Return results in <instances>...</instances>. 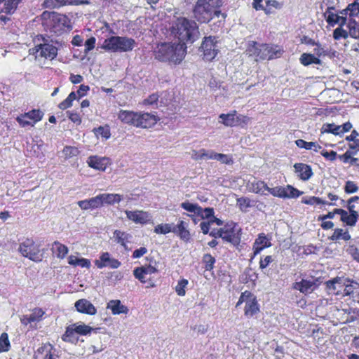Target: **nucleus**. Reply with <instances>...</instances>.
Masks as SVG:
<instances>
[{"label": "nucleus", "mask_w": 359, "mask_h": 359, "mask_svg": "<svg viewBox=\"0 0 359 359\" xmlns=\"http://www.w3.org/2000/svg\"><path fill=\"white\" fill-rule=\"evenodd\" d=\"M170 32L175 38L178 39L180 43L184 44L193 43L200 35L197 24L184 17L177 18L172 21Z\"/></svg>", "instance_id": "obj_2"}, {"label": "nucleus", "mask_w": 359, "mask_h": 359, "mask_svg": "<svg viewBox=\"0 0 359 359\" xmlns=\"http://www.w3.org/2000/svg\"><path fill=\"white\" fill-rule=\"evenodd\" d=\"M147 252V249L144 247H141L139 249L134 250L133 257L135 259L140 258Z\"/></svg>", "instance_id": "obj_63"}, {"label": "nucleus", "mask_w": 359, "mask_h": 359, "mask_svg": "<svg viewBox=\"0 0 359 359\" xmlns=\"http://www.w3.org/2000/svg\"><path fill=\"white\" fill-rule=\"evenodd\" d=\"M4 5L1 13L11 15L15 13L21 0H4Z\"/></svg>", "instance_id": "obj_29"}, {"label": "nucleus", "mask_w": 359, "mask_h": 359, "mask_svg": "<svg viewBox=\"0 0 359 359\" xmlns=\"http://www.w3.org/2000/svg\"><path fill=\"white\" fill-rule=\"evenodd\" d=\"M72 4V2H69L68 0H45L43 6L47 8H56L67 4Z\"/></svg>", "instance_id": "obj_38"}, {"label": "nucleus", "mask_w": 359, "mask_h": 359, "mask_svg": "<svg viewBox=\"0 0 359 359\" xmlns=\"http://www.w3.org/2000/svg\"><path fill=\"white\" fill-rule=\"evenodd\" d=\"M107 309H110L114 315L126 314L128 312L127 306L122 304L121 301L118 299L110 300L107 303Z\"/></svg>", "instance_id": "obj_24"}, {"label": "nucleus", "mask_w": 359, "mask_h": 359, "mask_svg": "<svg viewBox=\"0 0 359 359\" xmlns=\"http://www.w3.org/2000/svg\"><path fill=\"white\" fill-rule=\"evenodd\" d=\"M214 215V210L212 208H205V209H203L201 208V210L200 211V213H198V216L201 217L202 219H209L212 218Z\"/></svg>", "instance_id": "obj_54"}, {"label": "nucleus", "mask_w": 359, "mask_h": 359, "mask_svg": "<svg viewBox=\"0 0 359 359\" xmlns=\"http://www.w3.org/2000/svg\"><path fill=\"white\" fill-rule=\"evenodd\" d=\"M114 238L116 243L124 245V240L126 238V233L121 231L119 230H116L114 232Z\"/></svg>", "instance_id": "obj_57"}, {"label": "nucleus", "mask_w": 359, "mask_h": 359, "mask_svg": "<svg viewBox=\"0 0 359 359\" xmlns=\"http://www.w3.org/2000/svg\"><path fill=\"white\" fill-rule=\"evenodd\" d=\"M301 63L304 66L311 64L320 65L321 61L313 54L303 53L300 57Z\"/></svg>", "instance_id": "obj_36"}, {"label": "nucleus", "mask_w": 359, "mask_h": 359, "mask_svg": "<svg viewBox=\"0 0 359 359\" xmlns=\"http://www.w3.org/2000/svg\"><path fill=\"white\" fill-rule=\"evenodd\" d=\"M18 250L22 256L34 262H40L42 259L40 249L32 240L26 239L20 243Z\"/></svg>", "instance_id": "obj_11"}, {"label": "nucleus", "mask_w": 359, "mask_h": 359, "mask_svg": "<svg viewBox=\"0 0 359 359\" xmlns=\"http://www.w3.org/2000/svg\"><path fill=\"white\" fill-rule=\"evenodd\" d=\"M94 133L96 136H101L104 139H108L110 137L109 130L107 128L100 126L97 128L94 129Z\"/></svg>", "instance_id": "obj_52"}, {"label": "nucleus", "mask_w": 359, "mask_h": 359, "mask_svg": "<svg viewBox=\"0 0 359 359\" xmlns=\"http://www.w3.org/2000/svg\"><path fill=\"white\" fill-rule=\"evenodd\" d=\"M137 112L121 110L118 114V118L123 123L135 126Z\"/></svg>", "instance_id": "obj_25"}, {"label": "nucleus", "mask_w": 359, "mask_h": 359, "mask_svg": "<svg viewBox=\"0 0 359 359\" xmlns=\"http://www.w3.org/2000/svg\"><path fill=\"white\" fill-rule=\"evenodd\" d=\"M76 334L86 335L90 334L94 329L83 323H76L72 325Z\"/></svg>", "instance_id": "obj_34"}, {"label": "nucleus", "mask_w": 359, "mask_h": 359, "mask_svg": "<svg viewBox=\"0 0 359 359\" xmlns=\"http://www.w3.org/2000/svg\"><path fill=\"white\" fill-rule=\"evenodd\" d=\"M356 151H353L351 150L350 149L347 150L344 154L340 155L339 158L343 161L344 163H348L350 161L351 157L353 155H355Z\"/></svg>", "instance_id": "obj_61"}, {"label": "nucleus", "mask_w": 359, "mask_h": 359, "mask_svg": "<svg viewBox=\"0 0 359 359\" xmlns=\"http://www.w3.org/2000/svg\"><path fill=\"white\" fill-rule=\"evenodd\" d=\"M135 44V40L131 38L111 36L104 41L102 48L112 52H128L133 49Z\"/></svg>", "instance_id": "obj_6"}, {"label": "nucleus", "mask_w": 359, "mask_h": 359, "mask_svg": "<svg viewBox=\"0 0 359 359\" xmlns=\"http://www.w3.org/2000/svg\"><path fill=\"white\" fill-rule=\"evenodd\" d=\"M247 189L252 193L266 195V191L273 196L282 198H295L301 196L303 192L297 189L291 185L286 187L278 186L271 188L262 180L253 178L249 180L246 183Z\"/></svg>", "instance_id": "obj_1"}, {"label": "nucleus", "mask_w": 359, "mask_h": 359, "mask_svg": "<svg viewBox=\"0 0 359 359\" xmlns=\"http://www.w3.org/2000/svg\"><path fill=\"white\" fill-rule=\"evenodd\" d=\"M155 58L162 62L180 64L187 53L186 44L164 43L158 45L154 52Z\"/></svg>", "instance_id": "obj_3"}, {"label": "nucleus", "mask_w": 359, "mask_h": 359, "mask_svg": "<svg viewBox=\"0 0 359 359\" xmlns=\"http://www.w3.org/2000/svg\"><path fill=\"white\" fill-rule=\"evenodd\" d=\"M295 144L299 148H304L307 150L312 149L315 152H318L321 149V146L315 142H306L304 140L299 139L295 141Z\"/></svg>", "instance_id": "obj_30"}, {"label": "nucleus", "mask_w": 359, "mask_h": 359, "mask_svg": "<svg viewBox=\"0 0 359 359\" xmlns=\"http://www.w3.org/2000/svg\"><path fill=\"white\" fill-rule=\"evenodd\" d=\"M95 264L98 269L109 267L111 269H118L121 266V262L111 257L109 253L103 252L99 259L95 260Z\"/></svg>", "instance_id": "obj_15"}, {"label": "nucleus", "mask_w": 359, "mask_h": 359, "mask_svg": "<svg viewBox=\"0 0 359 359\" xmlns=\"http://www.w3.org/2000/svg\"><path fill=\"white\" fill-rule=\"evenodd\" d=\"M335 212L341 215V220L346 223L347 225L351 226L355 225L358 218V217L355 215L351 213L348 215V212L346 210L339 208L335 209Z\"/></svg>", "instance_id": "obj_26"}, {"label": "nucleus", "mask_w": 359, "mask_h": 359, "mask_svg": "<svg viewBox=\"0 0 359 359\" xmlns=\"http://www.w3.org/2000/svg\"><path fill=\"white\" fill-rule=\"evenodd\" d=\"M62 339L66 342H69L72 344L77 343L79 337H77V334L74 330L72 325L67 327L65 334L62 337Z\"/></svg>", "instance_id": "obj_31"}, {"label": "nucleus", "mask_w": 359, "mask_h": 359, "mask_svg": "<svg viewBox=\"0 0 359 359\" xmlns=\"http://www.w3.org/2000/svg\"><path fill=\"white\" fill-rule=\"evenodd\" d=\"M200 50L203 51V59L206 61L212 60L219 52L218 41L215 36L205 37Z\"/></svg>", "instance_id": "obj_10"}, {"label": "nucleus", "mask_w": 359, "mask_h": 359, "mask_svg": "<svg viewBox=\"0 0 359 359\" xmlns=\"http://www.w3.org/2000/svg\"><path fill=\"white\" fill-rule=\"evenodd\" d=\"M79 149L75 147L66 146L62 150L64 157L67 159L77 156Z\"/></svg>", "instance_id": "obj_46"}, {"label": "nucleus", "mask_w": 359, "mask_h": 359, "mask_svg": "<svg viewBox=\"0 0 359 359\" xmlns=\"http://www.w3.org/2000/svg\"><path fill=\"white\" fill-rule=\"evenodd\" d=\"M154 231L157 234H166L170 232H176V228L170 224H161L155 227Z\"/></svg>", "instance_id": "obj_39"}, {"label": "nucleus", "mask_w": 359, "mask_h": 359, "mask_svg": "<svg viewBox=\"0 0 359 359\" xmlns=\"http://www.w3.org/2000/svg\"><path fill=\"white\" fill-rule=\"evenodd\" d=\"M43 112L40 110H32L18 116L16 120L22 127L34 126L36 123L41 121L43 117Z\"/></svg>", "instance_id": "obj_13"}, {"label": "nucleus", "mask_w": 359, "mask_h": 359, "mask_svg": "<svg viewBox=\"0 0 359 359\" xmlns=\"http://www.w3.org/2000/svg\"><path fill=\"white\" fill-rule=\"evenodd\" d=\"M331 9H332V8H327V11L325 13V16L326 21L327 22V23L332 26H334L337 21L338 15L332 13L331 11Z\"/></svg>", "instance_id": "obj_50"}, {"label": "nucleus", "mask_w": 359, "mask_h": 359, "mask_svg": "<svg viewBox=\"0 0 359 359\" xmlns=\"http://www.w3.org/2000/svg\"><path fill=\"white\" fill-rule=\"evenodd\" d=\"M348 36V33L342 27H338L333 32V37L335 40H339L341 38L346 39Z\"/></svg>", "instance_id": "obj_53"}, {"label": "nucleus", "mask_w": 359, "mask_h": 359, "mask_svg": "<svg viewBox=\"0 0 359 359\" xmlns=\"http://www.w3.org/2000/svg\"><path fill=\"white\" fill-rule=\"evenodd\" d=\"M302 202L308 205H319L322 202V198L316 196H311L308 198H302Z\"/></svg>", "instance_id": "obj_59"}, {"label": "nucleus", "mask_w": 359, "mask_h": 359, "mask_svg": "<svg viewBox=\"0 0 359 359\" xmlns=\"http://www.w3.org/2000/svg\"><path fill=\"white\" fill-rule=\"evenodd\" d=\"M95 39L94 37H90V39H88L85 42V46H86L85 51L88 52V51L93 50L95 47Z\"/></svg>", "instance_id": "obj_64"}, {"label": "nucleus", "mask_w": 359, "mask_h": 359, "mask_svg": "<svg viewBox=\"0 0 359 359\" xmlns=\"http://www.w3.org/2000/svg\"><path fill=\"white\" fill-rule=\"evenodd\" d=\"M348 27L349 29L348 36L353 39H359V23L355 21L350 22Z\"/></svg>", "instance_id": "obj_42"}, {"label": "nucleus", "mask_w": 359, "mask_h": 359, "mask_svg": "<svg viewBox=\"0 0 359 359\" xmlns=\"http://www.w3.org/2000/svg\"><path fill=\"white\" fill-rule=\"evenodd\" d=\"M222 163L230 165L232 164L233 161L231 156L227 154L216 153L215 159Z\"/></svg>", "instance_id": "obj_49"}, {"label": "nucleus", "mask_w": 359, "mask_h": 359, "mask_svg": "<svg viewBox=\"0 0 359 359\" xmlns=\"http://www.w3.org/2000/svg\"><path fill=\"white\" fill-rule=\"evenodd\" d=\"M219 0H198L194 9V18L201 23L208 22L213 15L219 16L221 12L217 9Z\"/></svg>", "instance_id": "obj_4"}, {"label": "nucleus", "mask_w": 359, "mask_h": 359, "mask_svg": "<svg viewBox=\"0 0 359 359\" xmlns=\"http://www.w3.org/2000/svg\"><path fill=\"white\" fill-rule=\"evenodd\" d=\"M351 128L352 125L350 122H346L342 125L327 123L323 126L322 133H330L335 135H342L344 133L349 131Z\"/></svg>", "instance_id": "obj_17"}, {"label": "nucleus", "mask_w": 359, "mask_h": 359, "mask_svg": "<svg viewBox=\"0 0 359 359\" xmlns=\"http://www.w3.org/2000/svg\"><path fill=\"white\" fill-rule=\"evenodd\" d=\"M125 213L128 219L136 224H147L150 222L152 219V217L149 212L143 210H126Z\"/></svg>", "instance_id": "obj_16"}, {"label": "nucleus", "mask_w": 359, "mask_h": 359, "mask_svg": "<svg viewBox=\"0 0 359 359\" xmlns=\"http://www.w3.org/2000/svg\"><path fill=\"white\" fill-rule=\"evenodd\" d=\"M87 163L90 168L104 171L110 162L108 158L91 156L88 158Z\"/></svg>", "instance_id": "obj_20"}, {"label": "nucleus", "mask_w": 359, "mask_h": 359, "mask_svg": "<svg viewBox=\"0 0 359 359\" xmlns=\"http://www.w3.org/2000/svg\"><path fill=\"white\" fill-rule=\"evenodd\" d=\"M74 306L76 311L81 313L92 316L97 313L95 307L86 299H79L75 302Z\"/></svg>", "instance_id": "obj_19"}, {"label": "nucleus", "mask_w": 359, "mask_h": 359, "mask_svg": "<svg viewBox=\"0 0 359 359\" xmlns=\"http://www.w3.org/2000/svg\"><path fill=\"white\" fill-rule=\"evenodd\" d=\"M203 262L205 264V268L207 271H210L213 269L215 262V259L210 254L203 255Z\"/></svg>", "instance_id": "obj_47"}, {"label": "nucleus", "mask_w": 359, "mask_h": 359, "mask_svg": "<svg viewBox=\"0 0 359 359\" xmlns=\"http://www.w3.org/2000/svg\"><path fill=\"white\" fill-rule=\"evenodd\" d=\"M91 209L100 208L103 205L100 194L90 198Z\"/></svg>", "instance_id": "obj_56"}, {"label": "nucleus", "mask_w": 359, "mask_h": 359, "mask_svg": "<svg viewBox=\"0 0 359 359\" xmlns=\"http://www.w3.org/2000/svg\"><path fill=\"white\" fill-rule=\"evenodd\" d=\"M180 206L184 210L197 215H198V213H200V211L201 210V207L198 204L191 203L188 201L182 203Z\"/></svg>", "instance_id": "obj_40"}, {"label": "nucleus", "mask_w": 359, "mask_h": 359, "mask_svg": "<svg viewBox=\"0 0 359 359\" xmlns=\"http://www.w3.org/2000/svg\"><path fill=\"white\" fill-rule=\"evenodd\" d=\"M343 280L341 278H334L326 282V285L330 292H334L337 290L338 287L344 285L345 283H342Z\"/></svg>", "instance_id": "obj_41"}, {"label": "nucleus", "mask_w": 359, "mask_h": 359, "mask_svg": "<svg viewBox=\"0 0 359 359\" xmlns=\"http://www.w3.org/2000/svg\"><path fill=\"white\" fill-rule=\"evenodd\" d=\"M46 314L45 311L41 308H35L32 311V313L29 314V320L32 322V325L36 327L37 323L41 321L43 319V316Z\"/></svg>", "instance_id": "obj_33"}, {"label": "nucleus", "mask_w": 359, "mask_h": 359, "mask_svg": "<svg viewBox=\"0 0 359 359\" xmlns=\"http://www.w3.org/2000/svg\"><path fill=\"white\" fill-rule=\"evenodd\" d=\"M48 15L51 32L59 35L71 29L70 20L65 15L51 12L48 13Z\"/></svg>", "instance_id": "obj_7"}, {"label": "nucleus", "mask_w": 359, "mask_h": 359, "mask_svg": "<svg viewBox=\"0 0 359 359\" xmlns=\"http://www.w3.org/2000/svg\"><path fill=\"white\" fill-rule=\"evenodd\" d=\"M215 151L213 150H205L201 149V157H203V159H215Z\"/></svg>", "instance_id": "obj_60"}, {"label": "nucleus", "mask_w": 359, "mask_h": 359, "mask_svg": "<svg viewBox=\"0 0 359 359\" xmlns=\"http://www.w3.org/2000/svg\"><path fill=\"white\" fill-rule=\"evenodd\" d=\"M188 285L187 279L180 280L175 287V291L179 296H184L186 294L185 288Z\"/></svg>", "instance_id": "obj_48"}, {"label": "nucleus", "mask_w": 359, "mask_h": 359, "mask_svg": "<svg viewBox=\"0 0 359 359\" xmlns=\"http://www.w3.org/2000/svg\"><path fill=\"white\" fill-rule=\"evenodd\" d=\"M245 303L244 313L248 318L252 317L259 312V306L256 297L250 292H243L236 304V307Z\"/></svg>", "instance_id": "obj_8"}, {"label": "nucleus", "mask_w": 359, "mask_h": 359, "mask_svg": "<svg viewBox=\"0 0 359 359\" xmlns=\"http://www.w3.org/2000/svg\"><path fill=\"white\" fill-rule=\"evenodd\" d=\"M347 8L350 16H356L359 14L358 2H353L352 4H348Z\"/></svg>", "instance_id": "obj_55"}, {"label": "nucleus", "mask_w": 359, "mask_h": 359, "mask_svg": "<svg viewBox=\"0 0 359 359\" xmlns=\"http://www.w3.org/2000/svg\"><path fill=\"white\" fill-rule=\"evenodd\" d=\"M250 56L255 57V60H272L281 55L283 50L278 46L259 44L255 41H250L246 50Z\"/></svg>", "instance_id": "obj_5"}, {"label": "nucleus", "mask_w": 359, "mask_h": 359, "mask_svg": "<svg viewBox=\"0 0 359 359\" xmlns=\"http://www.w3.org/2000/svg\"><path fill=\"white\" fill-rule=\"evenodd\" d=\"M133 275L135 277V278L138 279L141 283H145L146 279H145V273H143L142 268L138 267L135 269L133 271Z\"/></svg>", "instance_id": "obj_58"}, {"label": "nucleus", "mask_w": 359, "mask_h": 359, "mask_svg": "<svg viewBox=\"0 0 359 359\" xmlns=\"http://www.w3.org/2000/svg\"><path fill=\"white\" fill-rule=\"evenodd\" d=\"M351 238V235L347 230L344 231L342 229H335L333 234L330 237V239L332 241H337L339 239L349 241Z\"/></svg>", "instance_id": "obj_37"}, {"label": "nucleus", "mask_w": 359, "mask_h": 359, "mask_svg": "<svg viewBox=\"0 0 359 359\" xmlns=\"http://www.w3.org/2000/svg\"><path fill=\"white\" fill-rule=\"evenodd\" d=\"M53 248L56 251L57 257L60 259H63L68 253V248L65 245H62L58 242H55L53 244Z\"/></svg>", "instance_id": "obj_43"}, {"label": "nucleus", "mask_w": 359, "mask_h": 359, "mask_svg": "<svg viewBox=\"0 0 359 359\" xmlns=\"http://www.w3.org/2000/svg\"><path fill=\"white\" fill-rule=\"evenodd\" d=\"M358 185L353 181H347L344 187V191L346 194H353L358 191Z\"/></svg>", "instance_id": "obj_51"}, {"label": "nucleus", "mask_w": 359, "mask_h": 359, "mask_svg": "<svg viewBox=\"0 0 359 359\" xmlns=\"http://www.w3.org/2000/svg\"><path fill=\"white\" fill-rule=\"evenodd\" d=\"M236 204L242 212H247L249 208L255 205V201H252L248 197H241L237 198Z\"/></svg>", "instance_id": "obj_32"}, {"label": "nucleus", "mask_w": 359, "mask_h": 359, "mask_svg": "<svg viewBox=\"0 0 359 359\" xmlns=\"http://www.w3.org/2000/svg\"><path fill=\"white\" fill-rule=\"evenodd\" d=\"M294 168L297 177L302 181H308L313 175L311 167L307 164L297 163Z\"/></svg>", "instance_id": "obj_18"}, {"label": "nucleus", "mask_w": 359, "mask_h": 359, "mask_svg": "<svg viewBox=\"0 0 359 359\" xmlns=\"http://www.w3.org/2000/svg\"><path fill=\"white\" fill-rule=\"evenodd\" d=\"M100 196L103 205H114L118 203L123 198L122 196L118 194H102Z\"/></svg>", "instance_id": "obj_28"}, {"label": "nucleus", "mask_w": 359, "mask_h": 359, "mask_svg": "<svg viewBox=\"0 0 359 359\" xmlns=\"http://www.w3.org/2000/svg\"><path fill=\"white\" fill-rule=\"evenodd\" d=\"M40 40H41V42L35 46L36 57H43L50 60H53L57 55V48L52 43H50L47 39L43 37H41V39H38V41Z\"/></svg>", "instance_id": "obj_9"}, {"label": "nucleus", "mask_w": 359, "mask_h": 359, "mask_svg": "<svg viewBox=\"0 0 359 359\" xmlns=\"http://www.w3.org/2000/svg\"><path fill=\"white\" fill-rule=\"evenodd\" d=\"M68 263L73 266H80L83 268H89L90 262L85 258H78L75 256L71 255L68 258Z\"/></svg>", "instance_id": "obj_35"}, {"label": "nucleus", "mask_w": 359, "mask_h": 359, "mask_svg": "<svg viewBox=\"0 0 359 359\" xmlns=\"http://www.w3.org/2000/svg\"><path fill=\"white\" fill-rule=\"evenodd\" d=\"M236 111H232L229 114H221L219 118L221 119L219 123H222L226 127H233L236 126H241L242 124H247L248 118L243 116H236Z\"/></svg>", "instance_id": "obj_12"}, {"label": "nucleus", "mask_w": 359, "mask_h": 359, "mask_svg": "<svg viewBox=\"0 0 359 359\" xmlns=\"http://www.w3.org/2000/svg\"><path fill=\"white\" fill-rule=\"evenodd\" d=\"M176 228V232L175 233H177L178 236L180 237L181 239L187 241L190 238V233L189 230L187 229L188 227V223L185 222L183 220L179 221V223L177 224V226H175Z\"/></svg>", "instance_id": "obj_27"}, {"label": "nucleus", "mask_w": 359, "mask_h": 359, "mask_svg": "<svg viewBox=\"0 0 359 359\" xmlns=\"http://www.w3.org/2000/svg\"><path fill=\"white\" fill-rule=\"evenodd\" d=\"M358 136L359 133L355 130H353L350 135L346 136V140L351 142L350 144H355L356 141L359 140Z\"/></svg>", "instance_id": "obj_62"}, {"label": "nucleus", "mask_w": 359, "mask_h": 359, "mask_svg": "<svg viewBox=\"0 0 359 359\" xmlns=\"http://www.w3.org/2000/svg\"><path fill=\"white\" fill-rule=\"evenodd\" d=\"M76 99V94L75 92L69 93L68 97L62 102L59 104V108L60 109H66L72 106V102Z\"/></svg>", "instance_id": "obj_44"}, {"label": "nucleus", "mask_w": 359, "mask_h": 359, "mask_svg": "<svg viewBox=\"0 0 359 359\" xmlns=\"http://www.w3.org/2000/svg\"><path fill=\"white\" fill-rule=\"evenodd\" d=\"M271 246L269 240L264 233H260L253 245L254 256L259 254L263 249Z\"/></svg>", "instance_id": "obj_23"}, {"label": "nucleus", "mask_w": 359, "mask_h": 359, "mask_svg": "<svg viewBox=\"0 0 359 359\" xmlns=\"http://www.w3.org/2000/svg\"><path fill=\"white\" fill-rule=\"evenodd\" d=\"M36 357L42 359H58L56 350L50 344H46L39 347L36 351Z\"/></svg>", "instance_id": "obj_21"}, {"label": "nucleus", "mask_w": 359, "mask_h": 359, "mask_svg": "<svg viewBox=\"0 0 359 359\" xmlns=\"http://www.w3.org/2000/svg\"><path fill=\"white\" fill-rule=\"evenodd\" d=\"M159 118L153 114L137 112L135 127L148 128L154 126Z\"/></svg>", "instance_id": "obj_14"}, {"label": "nucleus", "mask_w": 359, "mask_h": 359, "mask_svg": "<svg viewBox=\"0 0 359 359\" xmlns=\"http://www.w3.org/2000/svg\"><path fill=\"white\" fill-rule=\"evenodd\" d=\"M11 344L6 333H2L0 336V352L8 351L10 348Z\"/></svg>", "instance_id": "obj_45"}, {"label": "nucleus", "mask_w": 359, "mask_h": 359, "mask_svg": "<svg viewBox=\"0 0 359 359\" xmlns=\"http://www.w3.org/2000/svg\"><path fill=\"white\" fill-rule=\"evenodd\" d=\"M292 287L300 292L307 294L311 293L315 288V283L312 280L302 279L299 282H295Z\"/></svg>", "instance_id": "obj_22"}]
</instances>
